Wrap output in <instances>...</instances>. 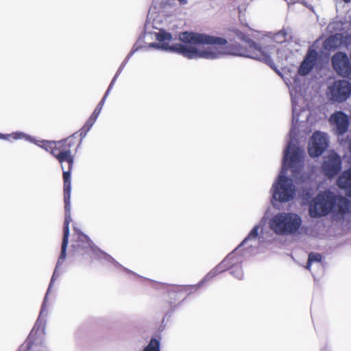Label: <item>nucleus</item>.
I'll return each instance as SVG.
<instances>
[{
    "mask_svg": "<svg viewBox=\"0 0 351 351\" xmlns=\"http://www.w3.org/2000/svg\"><path fill=\"white\" fill-rule=\"evenodd\" d=\"M158 23V21L154 16L151 9L148 13L147 23H152L153 27L158 29V32L154 34L158 43H150L149 47L177 52L189 59L215 60L226 55H232L258 60L267 64L272 63L270 55L265 51V49L259 47L238 29L234 28L230 31L238 39L243 40L248 48L243 47L240 45H226L227 40L223 38L189 32L180 34V40L183 43L182 44L178 43L170 46L171 34L160 29L157 25Z\"/></svg>",
    "mask_w": 351,
    "mask_h": 351,
    "instance_id": "1",
    "label": "nucleus"
},
{
    "mask_svg": "<svg viewBox=\"0 0 351 351\" xmlns=\"http://www.w3.org/2000/svg\"><path fill=\"white\" fill-rule=\"evenodd\" d=\"M290 94L292 100V125L289 132L290 141L284 151L282 167L276 181L274 182L271 193L274 200L286 203L292 200L295 195V186L287 176V171L291 172V176L298 180L302 177L301 172L304 167V151L296 145V138L299 126L304 121H310L309 111L300 104L304 98L291 89Z\"/></svg>",
    "mask_w": 351,
    "mask_h": 351,
    "instance_id": "2",
    "label": "nucleus"
},
{
    "mask_svg": "<svg viewBox=\"0 0 351 351\" xmlns=\"http://www.w3.org/2000/svg\"><path fill=\"white\" fill-rule=\"evenodd\" d=\"M349 200L329 190L320 191L308 204V214L312 218L325 217L330 213L342 217L350 209Z\"/></svg>",
    "mask_w": 351,
    "mask_h": 351,
    "instance_id": "3",
    "label": "nucleus"
},
{
    "mask_svg": "<svg viewBox=\"0 0 351 351\" xmlns=\"http://www.w3.org/2000/svg\"><path fill=\"white\" fill-rule=\"evenodd\" d=\"M0 139L10 142L12 140L24 139L36 144L47 152H50L61 164L67 162L70 165V167L73 165L74 156L71 152V147L73 143L68 142L67 139L60 141H36L32 136L22 132H14L8 134L0 133Z\"/></svg>",
    "mask_w": 351,
    "mask_h": 351,
    "instance_id": "4",
    "label": "nucleus"
},
{
    "mask_svg": "<svg viewBox=\"0 0 351 351\" xmlns=\"http://www.w3.org/2000/svg\"><path fill=\"white\" fill-rule=\"evenodd\" d=\"M302 220L297 213L279 212L269 220V229L278 236H295L299 233Z\"/></svg>",
    "mask_w": 351,
    "mask_h": 351,
    "instance_id": "5",
    "label": "nucleus"
},
{
    "mask_svg": "<svg viewBox=\"0 0 351 351\" xmlns=\"http://www.w3.org/2000/svg\"><path fill=\"white\" fill-rule=\"evenodd\" d=\"M75 234L72 243L71 252L73 256H82L85 258H91L104 261L114 265L119 263L109 254L101 251L93 245L86 235L74 228Z\"/></svg>",
    "mask_w": 351,
    "mask_h": 351,
    "instance_id": "6",
    "label": "nucleus"
},
{
    "mask_svg": "<svg viewBox=\"0 0 351 351\" xmlns=\"http://www.w3.org/2000/svg\"><path fill=\"white\" fill-rule=\"evenodd\" d=\"M64 199V204H65V219H64V236L62 243V247H61V253L60 255V257L58 260L56 269L54 270L53 274L52 276L51 282L49 284L48 290L47 291L45 300L43 304L42 307H44L45 309V306L47 304V299L48 298V295L51 291L52 284L53 282L56 280L57 277L60 275L59 273V269L61 267V265L63 264L64 261L66 256V248L68 245V241H69V223L71 221V202L70 199L67 197V198Z\"/></svg>",
    "mask_w": 351,
    "mask_h": 351,
    "instance_id": "7",
    "label": "nucleus"
},
{
    "mask_svg": "<svg viewBox=\"0 0 351 351\" xmlns=\"http://www.w3.org/2000/svg\"><path fill=\"white\" fill-rule=\"evenodd\" d=\"M326 95L330 101L342 103L351 95V84L345 80H336L328 86Z\"/></svg>",
    "mask_w": 351,
    "mask_h": 351,
    "instance_id": "8",
    "label": "nucleus"
},
{
    "mask_svg": "<svg viewBox=\"0 0 351 351\" xmlns=\"http://www.w3.org/2000/svg\"><path fill=\"white\" fill-rule=\"evenodd\" d=\"M328 136L326 133L315 132L308 143V154L311 157H317L322 154L328 145Z\"/></svg>",
    "mask_w": 351,
    "mask_h": 351,
    "instance_id": "9",
    "label": "nucleus"
},
{
    "mask_svg": "<svg viewBox=\"0 0 351 351\" xmlns=\"http://www.w3.org/2000/svg\"><path fill=\"white\" fill-rule=\"evenodd\" d=\"M45 309L42 307L40 315L33 330L31 331L26 342L21 347L19 351H44L45 346L40 339L35 337L42 322V316Z\"/></svg>",
    "mask_w": 351,
    "mask_h": 351,
    "instance_id": "10",
    "label": "nucleus"
},
{
    "mask_svg": "<svg viewBox=\"0 0 351 351\" xmlns=\"http://www.w3.org/2000/svg\"><path fill=\"white\" fill-rule=\"evenodd\" d=\"M329 122L332 126L335 134L338 136L339 141L341 143H343V139L341 136L348 130L349 126L348 116L341 111H337L330 116Z\"/></svg>",
    "mask_w": 351,
    "mask_h": 351,
    "instance_id": "11",
    "label": "nucleus"
},
{
    "mask_svg": "<svg viewBox=\"0 0 351 351\" xmlns=\"http://www.w3.org/2000/svg\"><path fill=\"white\" fill-rule=\"evenodd\" d=\"M332 64L339 75L351 80V65L346 53L339 52L335 54L332 58Z\"/></svg>",
    "mask_w": 351,
    "mask_h": 351,
    "instance_id": "12",
    "label": "nucleus"
},
{
    "mask_svg": "<svg viewBox=\"0 0 351 351\" xmlns=\"http://www.w3.org/2000/svg\"><path fill=\"white\" fill-rule=\"evenodd\" d=\"M133 52H131L128 56V57L126 58V60H125V62H123L121 66H120V68L119 69V70L117 71L115 76L114 77V78L112 79L109 87L108 88V90H106V93H105V95L104 96V97L102 98V99L100 101V102L98 104L97 106L96 107V108L95 109L93 113L91 114V116L90 117V118L88 119V120L86 121L85 125H84V128H86V132H88V130H90V128H92V126L94 125L95 122L96 121L97 117H99L101 111V109L103 108V106L104 104V102H105V100L108 96V95L109 94L112 87V85L114 83L117 76L119 75V73L121 72L123 68L124 67L125 64V62L126 61L130 58V57L132 56Z\"/></svg>",
    "mask_w": 351,
    "mask_h": 351,
    "instance_id": "13",
    "label": "nucleus"
},
{
    "mask_svg": "<svg viewBox=\"0 0 351 351\" xmlns=\"http://www.w3.org/2000/svg\"><path fill=\"white\" fill-rule=\"evenodd\" d=\"M341 169L340 157L335 152L330 153L322 164V171L328 177H333Z\"/></svg>",
    "mask_w": 351,
    "mask_h": 351,
    "instance_id": "14",
    "label": "nucleus"
},
{
    "mask_svg": "<svg viewBox=\"0 0 351 351\" xmlns=\"http://www.w3.org/2000/svg\"><path fill=\"white\" fill-rule=\"evenodd\" d=\"M264 224L265 221L261 220L258 224L256 225L238 247L241 246L246 248L256 247L261 238L260 233L263 231Z\"/></svg>",
    "mask_w": 351,
    "mask_h": 351,
    "instance_id": "15",
    "label": "nucleus"
},
{
    "mask_svg": "<svg viewBox=\"0 0 351 351\" xmlns=\"http://www.w3.org/2000/svg\"><path fill=\"white\" fill-rule=\"evenodd\" d=\"M234 257V252L229 254L224 260L219 265H217L215 269H213L212 271H210L197 285L191 286V288L195 290H197L199 287L202 286L204 282L210 280L213 277L217 276L220 272L226 270L227 267L230 264V261Z\"/></svg>",
    "mask_w": 351,
    "mask_h": 351,
    "instance_id": "16",
    "label": "nucleus"
},
{
    "mask_svg": "<svg viewBox=\"0 0 351 351\" xmlns=\"http://www.w3.org/2000/svg\"><path fill=\"white\" fill-rule=\"evenodd\" d=\"M317 52L313 49V46L309 47L308 51L302 62L298 73L301 75H306L313 68L314 65L317 62Z\"/></svg>",
    "mask_w": 351,
    "mask_h": 351,
    "instance_id": "17",
    "label": "nucleus"
},
{
    "mask_svg": "<svg viewBox=\"0 0 351 351\" xmlns=\"http://www.w3.org/2000/svg\"><path fill=\"white\" fill-rule=\"evenodd\" d=\"M339 188L348 191V195L351 191V170L345 171L337 180Z\"/></svg>",
    "mask_w": 351,
    "mask_h": 351,
    "instance_id": "18",
    "label": "nucleus"
},
{
    "mask_svg": "<svg viewBox=\"0 0 351 351\" xmlns=\"http://www.w3.org/2000/svg\"><path fill=\"white\" fill-rule=\"evenodd\" d=\"M71 167H70V165H69V168L67 171H65L63 165H62V169L63 170V179H64V198H71Z\"/></svg>",
    "mask_w": 351,
    "mask_h": 351,
    "instance_id": "19",
    "label": "nucleus"
},
{
    "mask_svg": "<svg viewBox=\"0 0 351 351\" xmlns=\"http://www.w3.org/2000/svg\"><path fill=\"white\" fill-rule=\"evenodd\" d=\"M348 26H350V29H348V33H351V23L348 24V23H342L339 21H334L330 22L327 26V31L330 33H338V32H341L344 30L346 28H348Z\"/></svg>",
    "mask_w": 351,
    "mask_h": 351,
    "instance_id": "20",
    "label": "nucleus"
},
{
    "mask_svg": "<svg viewBox=\"0 0 351 351\" xmlns=\"http://www.w3.org/2000/svg\"><path fill=\"white\" fill-rule=\"evenodd\" d=\"M321 260H322V256H321V255L319 254H317V253H311L308 255V263H307V265H306V268L307 269L310 270L311 266L313 264H315V265L317 267H322V263H321Z\"/></svg>",
    "mask_w": 351,
    "mask_h": 351,
    "instance_id": "21",
    "label": "nucleus"
},
{
    "mask_svg": "<svg viewBox=\"0 0 351 351\" xmlns=\"http://www.w3.org/2000/svg\"><path fill=\"white\" fill-rule=\"evenodd\" d=\"M289 35L285 29L280 30L277 33L273 34L271 38L274 42L276 43H283L288 39Z\"/></svg>",
    "mask_w": 351,
    "mask_h": 351,
    "instance_id": "22",
    "label": "nucleus"
},
{
    "mask_svg": "<svg viewBox=\"0 0 351 351\" xmlns=\"http://www.w3.org/2000/svg\"><path fill=\"white\" fill-rule=\"evenodd\" d=\"M160 343L159 341L152 338L149 344L143 349V351H160Z\"/></svg>",
    "mask_w": 351,
    "mask_h": 351,
    "instance_id": "23",
    "label": "nucleus"
},
{
    "mask_svg": "<svg viewBox=\"0 0 351 351\" xmlns=\"http://www.w3.org/2000/svg\"><path fill=\"white\" fill-rule=\"evenodd\" d=\"M231 274L238 279H241L243 276L241 267L239 265L232 268Z\"/></svg>",
    "mask_w": 351,
    "mask_h": 351,
    "instance_id": "24",
    "label": "nucleus"
},
{
    "mask_svg": "<svg viewBox=\"0 0 351 351\" xmlns=\"http://www.w3.org/2000/svg\"><path fill=\"white\" fill-rule=\"evenodd\" d=\"M178 1L180 2V3L183 4V5L186 4L187 3V0H178Z\"/></svg>",
    "mask_w": 351,
    "mask_h": 351,
    "instance_id": "25",
    "label": "nucleus"
},
{
    "mask_svg": "<svg viewBox=\"0 0 351 351\" xmlns=\"http://www.w3.org/2000/svg\"><path fill=\"white\" fill-rule=\"evenodd\" d=\"M350 196L351 197V190H350Z\"/></svg>",
    "mask_w": 351,
    "mask_h": 351,
    "instance_id": "26",
    "label": "nucleus"
}]
</instances>
